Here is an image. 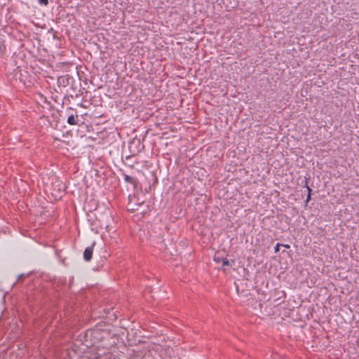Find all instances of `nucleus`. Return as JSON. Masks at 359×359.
Masks as SVG:
<instances>
[{
  "mask_svg": "<svg viewBox=\"0 0 359 359\" xmlns=\"http://www.w3.org/2000/svg\"><path fill=\"white\" fill-rule=\"evenodd\" d=\"M44 104L41 105V109H39L40 112H46V111L53 110V107L50 105V103L47 102L46 100L43 101Z\"/></svg>",
  "mask_w": 359,
  "mask_h": 359,
  "instance_id": "39448f33",
  "label": "nucleus"
},
{
  "mask_svg": "<svg viewBox=\"0 0 359 359\" xmlns=\"http://www.w3.org/2000/svg\"><path fill=\"white\" fill-rule=\"evenodd\" d=\"M306 187L307 191H308V195H307L306 201V203H308L309 201V200L311 199V194L312 189L307 184H306Z\"/></svg>",
  "mask_w": 359,
  "mask_h": 359,
  "instance_id": "1a4fd4ad",
  "label": "nucleus"
},
{
  "mask_svg": "<svg viewBox=\"0 0 359 359\" xmlns=\"http://www.w3.org/2000/svg\"><path fill=\"white\" fill-rule=\"evenodd\" d=\"M72 78L69 75L62 76L58 77L57 83L60 86H67L69 83V80H71Z\"/></svg>",
  "mask_w": 359,
  "mask_h": 359,
  "instance_id": "20e7f679",
  "label": "nucleus"
},
{
  "mask_svg": "<svg viewBox=\"0 0 359 359\" xmlns=\"http://www.w3.org/2000/svg\"><path fill=\"white\" fill-rule=\"evenodd\" d=\"M280 245H281L280 243H277L276 244V245L275 247V249H274L275 252H278L279 251V248H280Z\"/></svg>",
  "mask_w": 359,
  "mask_h": 359,
  "instance_id": "9b49d317",
  "label": "nucleus"
},
{
  "mask_svg": "<svg viewBox=\"0 0 359 359\" xmlns=\"http://www.w3.org/2000/svg\"><path fill=\"white\" fill-rule=\"evenodd\" d=\"M100 333H99V331L98 330H90V331H88L86 336V337H97V335H99Z\"/></svg>",
  "mask_w": 359,
  "mask_h": 359,
  "instance_id": "6e6552de",
  "label": "nucleus"
},
{
  "mask_svg": "<svg viewBox=\"0 0 359 359\" xmlns=\"http://www.w3.org/2000/svg\"><path fill=\"white\" fill-rule=\"evenodd\" d=\"M110 356L107 348L93 345L90 349L84 352L79 359H108Z\"/></svg>",
  "mask_w": 359,
  "mask_h": 359,
  "instance_id": "f257e3e1",
  "label": "nucleus"
},
{
  "mask_svg": "<svg viewBox=\"0 0 359 359\" xmlns=\"http://www.w3.org/2000/svg\"><path fill=\"white\" fill-rule=\"evenodd\" d=\"M67 122L70 125H82L85 123L83 120H79V115L77 114L69 116L67 118Z\"/></svg>",
  "mask_w": 359,
  "mask_h": 359,
  "instance_id": "f03ea898",
  "label": "nucleus"
},
{
  "mask_svg": "<svg viewBox=\"0 0 359 359\" xmlns=\"http://www.w3.org/2000/svg\"><path fill=\"white\" fill-rule=\"evenodd\" d=\"M123 178L124 180L128 183L132 184L135 186L137 184V180L135 177L129 176L128 175L123 174Z\"/></svg>",
  "mask_w": 359,
  "mask_h": 359,
  "instance_id": "423d86ee",
  "label": "nucleus"
},
{
  "mask_svg": "<svg viewBox=\"0 0 359 359\" xmlns=\"http://www.w3.org/2000/svg\"><path fill=\"white\" fill-rule=\"evenodd\" d=\"M93 252V245L92 246L87 247L83 252V259L89 262L92 259Z\"/></svg>",
  "mask_w": 359,
  "mask_h": 359,
  "instance_id": "7ed1b4c3",
  "label": "nucleus"
},
{
  "mask_svg": "<svg viewBox=\"0 0 359 359\" xmlns=\"http://www.w3.org/2000/svg\"><path fill=\"white\" fill-rule=\"evenodd\" d=\"M39 4H43L44 6H47L48 4V0H39Z\"/></svg>",
  "mask_w": 359,
  "mask_h": 359,
  "instance_id": "9d476101",
  "label": "nucleus"
},
{
  "mask_svg": "<svg viewBox=\"0 0 359 359\" xmlns=\"http://www.w3.org/2000/svg\"><path fill=\"white\" fill-rule=\"evenodd\" d=\"M87 114H81L80 116H79V120H83L84 121V116Z\"/></svg>",
  "mask_w": 359,
  "mask_h": 359,
  "instance_id": "f8f14e48",
  "label": "nucleus"
},
{
  "mask_svg": "<svg viewBox=\"0 0 359 359\" xmlns=\"http://www.w3.org/2000/svg\"><path fill=\"white\" fill-rule=\"evenodd\" d=\"M283 299H285V293L284 292H283Z\"/></svg>",
  "mask_w": 359,
  "mask_h": 359,
  "instance_id": "4468645a",
  "label": "nucleus"
},
{
  "mask_svg": "<svg viewBox=\"0 0 359 359\" xmlns=\"http://www.w3.org/2000/svg\"><path fill=\"white\" fill-rule=\"evenodd\" d=\"M235 261L233 259L228 260L227 259H222V266H231L234 264Z\"/></svg>",
  "mask_w": 359,
  "mask_h": 359,
  "instance_id": "0eeeda50",
  "label": "nucleus"
},
{
  "mask_svg": "<svg viewBox=\"0 0 359 359\" xmlns=\"http://www.w3.org/2000/svg\"><path fill=\"white\" fill-rule=\"evenodd\" d=\"M283 246H284L285 248H290V245L288 244H285V245H283Z\"/></svg>",
  "mask_w": 359,
  "mask_h": 359,
  "instance_id": "ddd939ff",
  "label": "nucleus"
}]
</instances>
